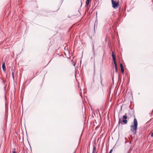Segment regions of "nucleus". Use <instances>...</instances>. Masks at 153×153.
I'll list each match as a JSON object with an SVG mask.
<instances>
[{"label":"nucleus","instance_id":"f257e3e1","mask_svg":"<svg viewBox=\"0 0 153 153\" xmlns=\"http://www.w3.org/2000/svg\"><path fill=\"white\" fill-rule=\"evenodd\" d=\"M138 123L137 120L136 118L134 119L133 124H131L130 126V130L133 132L136 133L137 129Z\"/></svg>","mask_w":153,"mask_h":153},{"label":"nucleus","instance_id":"f03ea898","mask_svg":"<svg viewBox=\"0 0 153 153\" xmlns=\"http://www.w3.org/2000/svg\"><path fill=\"white\" fill-rule=\"evenodd\" d=\"M127 118V116L126 115V114L125 115H123V120H122L121 118H119V122H118V125H119L120 124H123V123L124 124H126L127 123V121L126 120Z\"/></svg>","mask_w":153,"mask_h":153},{"label":"nucleus","instance_id":"7ed1b4c3","mask_svg":"<svg viewBox=\"0 0 153 153\" xmlns=\"http://www.w3.org/2000/svg\"><path fill=\"white\" fill-rule=\"evenodd\" d=\"M112 57L113 59L114 60V64L115 65V71L116 72H117V64L116 63V59L115 58V56L114 53V52H112Z\"/></svg>","mask_w":153,"mask_h":153},{"label":"nucleus","instance_id":"20e7f679","mask_svg":"<svg viewBox=\"0 0 153 153\" xmlns=\"http://www.w3.org/2000/svg\"><path fill=\"white\" fill-rule=\"evenodd\" d=\"M112 7L114 8H116L118 7V3L114 1L113 0H111Z\"/></svg>","mask_w":153,"mask_h":153},{"label":"nucleus","instance_id":"39448f33","mask_svg":"<svg viewBox=\"0 0 153 153\" xmlns=\"http://www.w3.org/2000/svg\"><path fill=\"white\" fill-rule=\"evenodd\" d=\"M120 68H121V72L122 73H123L124 72V70L123 67V66L122 64L121 63H120Z\"/></svg>","mask_w":153,"mask_h":153},{"label":"nucleus","instance_id":"423d86ee","mask_svg":"<svg viewBox=\"0 0 153 153\" xmlns=\"http://www.w3.org/2000/svg\"><path fill=\"white\" fill-rule=\"evenodd\" d=\"M2 68L3 70L4 71V72L6 71V68L5 66V64L4 63H3L2 65Z\"/></svg>","mask_w":153,"mask_h":153},{"label":"nucleus","instance_id":"0eeeda50","mask_svg":"<svg viewBox=\"0 0 153 153\" xmlns=\"http://www.w3.org/2000/svg\"><path fill=\"white\" fill-rule=\"evenodd\" d=\"M89 0H87L86 1V4L87 5H88L89 4Z\"/></svg>","mask_w":153,"mask_h":153},{"label":"nucleus","instance_id":"6e6552de","mask_svg":"<svg viewBox=\"0 0 153 153\" xmlns=\"http://www.w3.org/2000/svg\"><path fill=\"white\" fill-rule=\"evenodd\" d=\"M96 149V148L95 147H94L93 150V153H94L95 152Z\"/></svg>","mask_w":153,"mask_h":153},{"label":"nucleus","instance_id":"1a4fd4ad","mask_svg":"<svg viewBox=\"0 0 153 153\" xmlns=\"http://www.w3.org/2000/svg\"><path fill=\"white\" fill-rule=\"evenodd\" d=\"M12 75L13 78V79H14V73L13 71L12 72Z\"/></svg>","mask_w":153,"mask_h":153},{"label":"nucleus","instance_id":"9d476101","mask_svg":"<svg viewBox=\"0 0 153 153\" xmlns=\"http://www.w3.org/2000/svg\"><path fill=\"white\" fill-rule=\"evenodd\" d=\"M112 149H111L109 152V153H111L112 152Z\"/></svg>","mask_w":153,"mask_h":153},{"label":"nucleus","instance_id":"9b49d317","mask_svg":"<svg viewBox=\"0 0 153 153\" xmlns=\"http://www.w3.org/2000/svg\"><path fill=\"white\" fill-rule=\"evenodd\" d=\"M72 64L74 66H75V63H74V62H72Z\"/></svg>","mask_w":153,"mask_h":153},{"label":"nucleus","instance_id":"f8f14e48","mask_svg":"<svg viewBox=\"0 0 153 153\" xmlns=\"http://www.w3.org/2000/svg\"><path fill=\"white\" fill-rule=\"evenodd\" d=\"M151 136L152 137H153V133H152V134H151Z\"/></svg>","mask_w":153,"mask_h":153},{"label":"nucleus","instance_id":"ddd939ff","mask_svg":"<svg viewBox=\"0 0 153 153\" xmlns=\"http://www.w3.org/2000/svg\"><path fill=\"white\" fill-rule=\"evenodd\" d=\"M12 153H16V152L15 151H14Z\"/></svg>","mask_w":153,"mask_h":153},{"label":"nucleus","instance_id":"4468645a","mask_svg":"<svg viewBox=\"0 0 153 153\" xmlns=\"http://www.w3.org/2000/svg\"><path fill=\"white\" fill-rule=\"evenodd\" d=\"M101 84H102V80L101 79Z\"/></svg>","mask_w":153,"mask_h":153}]
</instances>
